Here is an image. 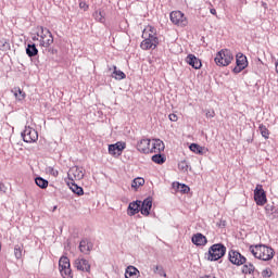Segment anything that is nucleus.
<instances>
[{"label":"nucleus","instance_id":"nucleus-26","mask_svg":"<svg viewBox=\"0 0 278 278\" xmlns=\"http://www.w3.org/2000/svg\"><path fill=\"white\" fill-rule=\"evenodd\" d=\"M35 184L36 186H38L39 188H41V190H45L49 187V180L42 178V177H37L35 178Z\"/></svg>","mask_w":278,"mask_h":278},{"label":"nucleus","instance_id":"nucleus-32","mask_svg":"<svg viewBox=\"0 0 278 278\" xmlns=\"http://www.w3.org/2000/svg\"><path fill=\"white\" fill-rule=\"evenodd\" d=\"M177 190L178 192H181L182 194H188L190 192V187L186 184H179L177 182Z\"/></svg>","mask_w":278,"mask_h":278},{"label":"nucleus","instance_id":"nucleus-10","mask_svg":"<svg viewBox=\"0 0 278 278\" xmlns=\"http://www.w3.org/2000/svg\"><path fill=\"white\" fill-rule=\"evenodd\" d=\"M24 142L31 143L38 140V131L29 126H26L24 131L21 134Z\"/></svg>","mask_w":278,"mask_h":278},{"label":"nucleus","instance_id":"nucleus-17","mask_svg":"<svg viewBox=\"0 0 278 278\" xmlns=\"http://www.w3.org/2000/svg\"><path fill=\"white\" fill-rule=\"evenodd\" d=\"M141 203L142 201L140 200L130 202L128 205V216H136V214H138L141 210L140 208Z\"/></svg>","mask_w":278,"mask_h":278},{"label":"nucleus","instance_id":"nucleus-7","mask_svg":"<svg viewBox=\"0 0 278 278\" xmlns=\"http://www.w3.org/2000/svg\"><path fill=\"white\" fill-rule=\"evenodd\" d=\"M169 18L172 23L178 27H186V25H188V18H186V15H184L181 11H173L169 14Z\"/></svg>","mask_w":278,"mask_h":278},{"label":"nucleus","instance_id":"nucleus-29","mask_svg":"<svg viewBox=\"0 0 278 278\" xmlns=\"http://www.w3.org/2000/svg\"><path fill=\"white\" fill-rule=\"evenodd\" d=\"M152 162H154V164H164V162H166V155L162 153L154 154L152 156Z\"/></svg>","mask_w":278,"mask_h":278},{"label":"nucleus","instance_id":"nucleus-21","mask_svg":"<svg viewBox=\"0 0 278 278\" xmlns=\"http://www.w3.org/2000/svg\"><path fill=\"white\" fill-rule=\"evenodd\" d=\"M125 277L126 278H138V277H140V270H138V268H136L135 266L130 265L126 268Z\"/></svg>","mask_w":278,"mask_h":278},{"label":"nucleus","instance_id":"nucleus-14","mask_svg":"<svg viewBox=\"0 0 278 278\" xmlns=\"http://www.w3.org/2000/svg\"><path fill=\"white\" fill-rule=\"evenodd\" d=\"M137 151H140V153H151V140L150 139H141L137 143Z\"/></svg>","mask_w":278,"mask_h":278},{"label":"nucleus","instance_id":"nucleus-3","mask_svg":"<svg viewBox=\"0 0 278 278\" xmlns=\"http://www.w3.org/2000/svg\"><path fill=\"white\" fill-rule=\"evenodd\" d=\"M142 38L144 40L141 42L140 47L143 51H149V49H155L160 45V38L153 34H149L147 29L143 30Z\"/></svg>","mask_w":278,"mask_h":278},{"label":"nucleus","instance_id":"nucleus-48","mask_svg":"<svg viewBox=\"0 0 278 278\" xmlns=\"http://www.w3.org/2000/svg\"><path fill=\"white\" fill-rule=\"evenodd\" d=\"M77 177H78V179H84V173L79 172V173L77 174Z\"/></svg>","mask_w":278,"mask_h":278},{"label":"nucleus","instance_id":"nucleus-36","mask_svg":"<svg viewBox=\"0 0 278 278\" xmlns=\"http://www.w3.org/2000/svg\"><path fill=\"white\" fill-rule=\"evenodd\" d=\"M178 168L184 173H188V162L181 161L180 163H178Z\"/></svg>","mask_w":278,"mask_h":278},{"label":"nucleus","instance_id":"nucleus-16","mask_svg":"<svg viewBox=\"0 0 278 278\" xmlns=\"http://www.w3.org/2000/svg\"><path fill=\"white\" fill-rule=\"evenodd\" d=\"M191 242H193L197 247H205L207 244V238L203 233L198 232L193 235Z\"/></svg>","mask_w":278,"mask_h":278},{"label":"nucleus","instance_id":"nucleus-6","mask_svg":"<svg viewBox=\"0 0 278 278\" xmlns=\"http://www.w3.org/2000/svg\"><path fill=\"white\" fill-rule=\"evenodd\" d=\"M236 66L232 68V73L238 75V73H242L247 66H249V61L247 60V55L242 52L237 53L236 55Z\"/></svg>","mask_w":278,"mask_h":278},{"label":"nucleus","instance_id":"nucleus-42","mask_svg":"<svg viewBox=\"0 0 278 278\" xmlns=\"http://www.w3.org/2000/svg\"><path fill=\"white\" fill-rule=\"evenodd\" d=\"M96 20L100 21V23L103 21V13L101 12H96L94 13Z\"/></svg>","mask_w":278,"mask_h":278},{"label":"nucleus","instance_id":"nucleus-12","mask_svg":"<svg viewBox=\"0 0 278 278\" xmlns=\"http://www.w3.org/2000/svg\"><path fill=\"white\" fill-rule=\"evenodd\" d=\"M74 266L77 270L81 273H90V262L86 258H76L74 262Z\"/></svg>","mask_w":278,"mask_h":278},{"label":"nucleus","instance_id":"nucleus-39","mask_svg":"<svg viewBox=\"0 0 278 278\" xmlns=\"http://www.w3.org/2000/svg\"><path fill=\"white\" fill-rule=\"evenodd\" d=\"M273 275V270L270 268H266L262 271V277L266 278V277H271Z\"/></svg>","mask_w":278,"mask_h":278},{"label":"nucleus","instance_id":"nucleus-35","mask_svg":"<svg viewBox=\"0 0 278 278\" xmlns=\"http://www.w3.org/2000/svg\"><path fill=\"white\" fill-rule=\"evenodd\" d=\"M47 28H45V27H39L38 28V31H37V36L39 37V38H41L40 40H45V38H47Z\"/></svg>","mask_w":278,"mask_h":278},{"label":"nucleus","instance_id":"nucleus-45","mask_svg":"<svg viewBox=\"0 0 278 278\" xmlns=\"http://www.w3.org/2000/svg\"><path fill=\"white\" fill-rule=\"evenodd\" d=\"M79 9L86 11V10H88V4H86V2H80L79 3Z\"/></svg>","mask_w":278,"mask_h":278},{"label":"nucleus","instance_id":"nucleus-15","mask_svg":"<svg viewBox=\"0 0 278 278\" xmlns=\"http://www.w3.org/2000/svg\"><path fill=\"white\" fill-rule=\"evenodd\" d=\"M186 62L187 64H189V66L195 68V71H199V68H201L202 66L201 60H199V58H197L194 54H188L186 58Z\"/></svg>","mask_w":278,"mask_h":278},{"label":"nucleus","instance_id":"nucleus-49","mask_svg":"<svg viewBox=\"0 0 278 278\" xmlns=\"http://www.w3.org/2000/svg\"><path fill=\"white\" fill-rule=\"evenodd\" d=\"M211 14H216V9H211Z\"/></svg>","mask_w":278,"mask_h":278},{"label":"nucleus","instance_id":"nucleus-33","mask_svg":"<svg viewBox=\"0 0 278 278\" xmlns=\"http://www.w3.org/2000/svg\"><path fill=\"white\" fill-rule=\"evenodd\" d=\"M140 186H144V180L143 178H135L131 182V188H135V190H138Z\"/></svg>","mask_w":278,"mask_h":278},{"label":"nucleus","instance_id":"nucleus-46","mask_svg":"<svg viewBox=\"0 0 278 278\" xmlns=\"http://www.w3.org/2000/svg\"><path fill=\"white\" fill-rule=\"evenodd\" d=\"M148 29H149L148 34H152V36H155V27L149 26Z\"/></svg>","mask_w":278,"mask_h":278},{"label":"nucleus","instance_id":"nucleus-19","mask_svg":"<svg viewBox=\"0 0 278 278\" xmlns=\"http://www.w3.org/2000/svg\"><path fill=\"white\" fill-rule=\"evenodd\" d=\"M91 249H92V242L88 241V239H83L80 241L79 243L80 253H85V255H88Z\"/></svg>","mask_w":278,"mask_h":278},{"label":"nucleus","instance_id":"nucleus-20","mask_svg":"<svg viewBox=\"0 0 278 278\" xmlns=\"http://www.w3.org/2000/svg\"><path fill=\"white\" fill-rule=\"evenodd\" d=\"M67 186L74 192V194H77V197H84V188L75 184V180L72 179L71 182H67Z\"/></svg>","mask_w":278,"mask_h":278},{"label":"nucleus","instance_id":"nucleus-24","mask_svg":"<svg viewBox=\"0 0 278 278\" xmlns=\"http://www.w3.org/2000/svg\"><path fill=\"white\" fill-rule=\"evenodd\" d=\"M46 34H48L49 38L47 40H40V47H45L46 49H49L51 45H53V35L51 34V30L46 29Z\"/></svg>","mask_w":278,"mask_h":278},{"label":"nucleus","instance_id":"nucleus-50","mask_svg":"<svg viewBox=\"0 0 278 278\" xmlns=\"http://www.w3.org/2000/svg\"><path fill=\"white\" fill-rule=\"evenodd\" d=\"M33 40L36 41V40H38V38H37L36 36H34V37H33Z\"/></svg>","mask_w":278,"mask_h":278},{"label":"nucleus","instance_id":"nucleus-23","mask_svg":"<svg viewBox=\"0 0 278 278\" xmlns=\"http://www.w3.org/2000/svg\"><path fill=\"white\" fill-rule=\"evenodd\" d=\"M242 273L243 275H255V273H257V275L260 274V271L255 270V265H253V263L244 264Z\"/></svg>","mask_w":278,"mask_h":278},{"label":"nucleus","instance_id":"nucleus-31","mask_svg":"<svg viewBox=\"0 0 278 278\" xmlns=\"http://www.w3.org/2000/svg\"><path fill=\"white\" fill-rule=\"evenodd\" d=\"M13 92L17 101H23V99H25V92L21 90V88H14Z\"/></svg>","mask_w":278,"mask_h":278},{"label":"nucleus","instance_id":"nucleus-44","mask_svg":"<svg viewBox=\"0 0 278 278\" xmlns=\"http://www.w3.org/2000/svg\"><path fill=\"white\" fill-rule=\"evenodd\" d=\"M5 190H8V188L5 187V185L3 182H0V192L2 194H5Z\"/></svg>","mask_w":278,"mask_h":278},{"label":"nucleus","instance_id":"nucleus-30","mask_svg":"<svg viewBox=\"0 0 278 278\" xmlns=\"http://www.w3.org/2000/svg\"><path fill=\"white\" fill-rule=\"evenodd\" d=\"M258 130L261 131L262 137L265 138V140H268L270 131L268 130V128H266L264 124L260 125Z\"/></svg>","mask_w":278,"mask_h":278},{"label":"nucleus","instance_id":"nucleus-18","mask_svg":"<svg viewBox=\"0 0 278 278\" xmlns=\"http://www.w3.org/2000/svg\"><path fill=\"white\" fill-rule=\"evenodd\" d=\"M164 149H165L164 141L160 139H155L154 142L152 143V148L150 149V153H162Z\"/></svg>","mask_w":278,"mask_h":278},{"label":"nucleus","instance_id":"nucleus-22","mask_svg":"<svg viewBox=\"0 0 278 278\" xmlns=\"http://www.w3.org/2000/svg\"><path fill=\"white\" fill-rule=\"evenodd\" d=\"M26 55H28V58H36V55H38V48L36 47V43H28L26 47Z\"/></svg>","mask_w":278,"mask_h":278},{"label":"nucleus","instance_id":"nucleus-40","mask_svg":"<svg viewBox=\"0 0 278 278\" xmlns=\"http://www.w3.org/2000/svg\"><path fill=\"white\" fill-rule=\"evenodd\" d=\"M48 173H50L52 177H58V175H60V172L53 167H48Z\"/></svg>","mask_w":278,"mask_h":278},{"label":"nucleus","instance_id":"nucleus-5","mask_svg":"<svg viewBox=\"0 0 278 278\" xmlns=\"http://www.w3.org/2000/svg\"><path fill=\"white\" fill-rule=\"evenodd\" d=\"M59 269L63 278H73V270L71 269V260L66 256H62L59 261Z\"/></svg>","mask_w":278,"mask_h":278},{"label":"nucleus","instance_id":"nucleus-11","mask_svg":"<svg viewBox=\"0 0 278 278\" xmlns=\"http://www.w3.org/2000/svg\"><path fill=\"white\" fill-rule=\"evenodd\" d=\"M151 207H153V198L149 197L140 204V213L142 216H149V214H151Z\"/></svg>","mask_w":278,"mask_h":278},{"label":"nucleus","instance_id":"nucleus-1","mask_svg":"<svg viewBox=\"0 0 278 278\" xmlns=\"http://www.w3.org/2000/svg\"><path fill=\"white\" fill-rule=\"evenodd\" d=\"M250 252L256 260H262L263 262H270L275 257V250L264 244L250 245Z\"/></svg>","mask_w":278,"mask_h":278},{"label":"nucleus","instance_id":"nucleus-2","mask_svg":"<svg viewBox=\"0 0 278 278\" xmlns=\"http://www.w3.org/2000/svg\"><path fill=\"white\" fill-rule=\"evenodd\" d=\"M225 253H227V247L223 243H215L210 247L206 257L210 262H218V260L225 257Z\"/></svg>","mask_w":278,"mask_h":278},{"label":"nucleus","instance_id":"nucleus-27","mask_svg":"<svg viewBox=\"0 0 278 278\" xmlns=\"http://www.w3.org/2000/svg\"><path fill=\"white\" fill-rule=\"evenodd\" d=\"M25 253L24 247L23 244H17L14 247V255L16 257V260H21V257H23Z\"/></svg>","mask_w":278,"mask_h":278},{"label":"nucleus","instance_id":"nucleus-41","mask_svg":"<svg viewBox=\"0 0 278 278\" xmlns=\"http://www.w3.org/2000/svg\"><path fill=\"white\" fill-rule=\"evenodd\" d=\"M205 116L206 118H214L216 116V113L214 112V110H208L205 111Z\"/></svg>","mask_w":278,"mask_h":278},{"label":"nucleus","instance_id":"nucleus-13","mask_svg":"<svg viewBox=\"0 0 278 278\" xmlns=\"http://www.w3.org/2000/svg\"><path fill=\"white\" fill-rule=\"evenodd\" d=\"M127 147L125 142H116L114 144L109 146V153L110 155H121L123 153V150Z\"/></svg>","mask_w":278,"mask_h":278},{"label":"nucleus","instance_id":"nucleus-43","mask_svg":"<svg viewBox=\"0 0 278 278\" xmlns=\"http://www.w3.org/2000/svg\"><path fill=\"white\" fill-rule=\"evenodd\" d=\"M168 117H169V121H172V123H177L178 121L177 114L175 113L169 114Z\"/></svg>","mask_w":278,"mask_h":278},{"label":"nucleus","instance_id":"nucleus-25","mask_svg":"<svg viewBox=\"0 0 278 278\" xmlns=\"http://www.w3.org/2000/svg\"><path fill=\"white\" fill-rule=\"evenodd\" d=\"M112 77L113 79H125V77H127V75H125V73L121 70H117L116 65L113 66V73H112Z\"/></svg>","mask_w":278,"mask_h":278},{"label":"nucleus","instance_id":"nucleus-8","mask_svg":"<svg viewBox=\"0 0 278 278\" xmlns=\"http://www.w3.org/2000/svg\"><path fill=\"white\" fill-rule=\"evenodd\" d=\"M254 201L256 205L264 206L265 203L268 202L266 198V191H264V187L262 185H257L254 189Z\"/></svg>","mask_w":278,"mask_h":278},{"label":"nucleus","instance_id":"nucleus-34","mask_svg":"<svg viewBox=\"0 0 278 278\" xmlns=\"http://www.w3.org/2000/svg\"><path fill=\"white\" fill-rule=\"evenodd\" d=\"M154 273L160 275V277H166V271H164V267L162 265L154 266Z\"/></svg>","mask_w":278,"mask_h":278},{"label":"nucleus","instance_id":"nucleus-38","mask_svg":"<svg viewBox=\"0 0 278 278\" xmlns=\"http://www.w3.org/2000/svg\"><path fill=\"white\" fill-rule=\"evenodd\" d=\"M10 49V43L5 40H0V51H8Z\"/></svg>","mask_w":278,"mask_h":278},{"label":"nucleus","instance_id":"nucleus-28","mask_svg":"<svg viewBox=\"0 0 278 278\" xmlns=\"http://www.w3.org/2000/svg\"><path fill=\"white\" fill-rule=\"evenodd\" d=\"M190 151H192V153H197V155H203V147L199 146L198 143H191L189 146Z\"/></svg>","mask_w":278,"mask_h":278},{"label":"nucleus","instance_id":"nucleus-51","mask_svg":"<svg viewBox=\"0 0 278 278\" xmlns=\"http://www.w3.org/2000/svg\"><path fill=\"white\" fill-rule=\"evenodd\" d=\"M276 71H278V63L276 64Z\"/></svg>","mask_w":278,"mask_h":278},{"label":"nucleus","instance_id":"nucleus-37","mask_svg":"<svg viewBox=\"0 0 278 278\" xmlns=\"http://www.w3.org/2000/svg\"><path fill=\"white\" fill-rule=\"evenodd\" d=\"M265 212L267 214H275V212H277V207H275V205H273V204H267L265 206Z\"/></svg>","mask_w":278,"mask_h":278},{"label":"nucleus","instance_id":"nucleus-9","mask_svg":"<svg viewBox=\"0 0 278 278\" xmlns=\"http://www.w3.org/2000/svg\"><path fill=\"white\" fill-rule=\"evenodd\" d=\"M228 260L235 266H242L243 264H247V257H244V255H241V253L236 250L229 251Z\"/></svg>","mask_w":278,"mask_h":278},{"label":"nucleus","instance_id":"nucleus-47","mask_svg":"<svg viewBox=\"0 0 278 278\" xmlns=\"http://www.w3.org/2000/svg\"><path fill=\"white\" fill-rule=\"evenodd\" d=\"M48 52L51 53V55H55V53H58V50L53 48H49Z\"/></svg>","mask_w":278,"mask_h":278},{"label":"nucleus","instance_id":"nucleus-4","mask_svg":"<svg viewBox=\"0 0 278 278\" xmlns=\"http://www.w3.org/2000/svg\"><path fill=\"white\" fill-rule=\"evenodd\" d=\"M232 60L233 53H231V50L224 49L217 52L215 56V64H217V66H229Z\"/></svg>","mask_w":278,"mask_h":278}]
</instances>
